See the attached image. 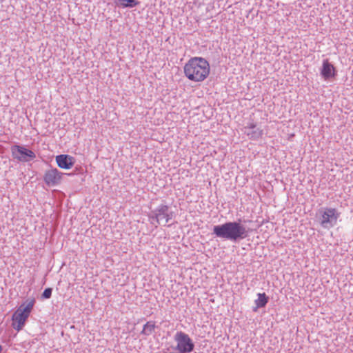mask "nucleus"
<instances>
[{"label": "nucleus", "mask_w": 353, "mask_h": 353, "mask_svg": "<svg viewBox=\"0 0 353 353\" xmlns=\"http://www.w3.org/2000/svg\"><path fill=\"white\" fill-rule=\"evenodd\" d=\"M250 230L241 221H227L213 226L212 235L223 241L237 243L247 238Z\"/></svg>", "instance_id": "f257e3e1"}, {"label": "nucleus", "mask_w": 353, "mask_h": 353, "mask_svg": "<svg viewBox=\"0 0 353 353\" xmlns=\"http://www.w3.org/2000/svg\"><path fill=\"white\" fill-rule=\"evenodd\" d=\"M184 74L190 81H204L210 74V64L202 57L191 58L184 65Z\"/></svg>", "instance_id": "f03ea898"}, {"label": "nucleus", "mask_w": 353, "mask_h": 353, "mask_svg": "<svg viewBox=\"0 0 353 353\" xmlns=\"http://www.w3.org/2000/svg\"><path fill=\"white\" fill-rule=\"evenodd\" d=\"M35 303V299H31L22 303L12 316V326L17 331L21 330L28 319Z\"/></svg>", "instance_id": "7ed1b4c3"}, {"label": "nucleus", "mask_w": 353, "mask_h": 353, "mask_svg": "<svg viewBox=\"0 0 353 353\" xmlns=\"http://www.w3.org/2000/svg\"><path fill=\"white\" fill-rule=\"evenodd\" d=\"M148 216L152 224L160 225L164 223L165 225L174 217L175 214L168 205L161 203L152 210Z\"/></svg>", "instance_id": "20e7f679"}, {"label": "nucleus", "mask_w": 353, "mask_h": 353, "mask_svg": "<svg viewBox=\"0 0 353 353\" xmlns=\"http://www.w3.org/2000/svg\"><path fill=\"white\" fill-rule=\"evenodd\" d=\"M176 342V350L178 353H191L194 349V343L190 336L181 331L177 332L174 336Z\"/></svg>", "instance_id": "39448f33"}, {"label": "nucleus", "mask_w": 353, "mask_h": 353, "mask_svg": "<svg viewBox=\"0 0 353 353\" xmlns=\"http://www.w3.org/2000/svg\"><path fill=\"white\" fill-rule=\"evenodd\" d=\"M321 225L325 229H330L335 226L340 216V212L336 209L326 208L323 211L321 210Z\"/></svg>", "instance_id": "423d86ee"}, {"label": "nucleus", "mask_w": 353, "mask_h": 353, "mask_svg": "<svg viewBox=\"0 0 353 353\" xmlns=\"http://www.w3.org/2000/svg\"><path fill=\"white\" fill-rule=\"evenodd\" d=\"M10 150L12 157L21 162H28L36 158V154L33 151L21 145H12Z\"/></svg>", "instance_id": "0eeeda50"}, {"label": "nucleus", "mask_w": 353, "mask_h": 353, "mask_svg": "<svg viewBox=\"0 0 353 353\" xmlns=\"http://www.w3.org/2000/svg\"><path fill=\"white\" fill-rule=\"evenodd\" d=\"M61 179V172L57 168L47 170L43 176L46 184L49 187H54L59 184Z\"/></svg>", "instance_id": "6e6552de"}, {"label": "nucleus", "mask_w": 353, "mask_h": 353, "mask_svg": "<svg viewBox=\"0 0 353 353\" xmlns=\"http://www.w3.org/2000/svg\"><path fill=\"white\" fill-rule=\"evenodd\" d=\"M56 162L60 168L69 170L74 165L75 159L68 154H59L56 157Z\"/></svg>", "instance_id": "1a4fd4ad"}, {"label": "nucleus", "mask_w": 353, "mask_h": 353, "mask_svg": "<svg viewBox=\"0 0 353 353\" xmlns=\"http://www.w3.org/2000/svg\"><path fill=\"white\" fill-rule=\"evenodd\" d=\"M321 74L325 80H328L336 75L335 68L327 59H325L323 61Z\"/></svg>", "instance_id": "9d476101"}, {"label": "nucleus", "mask_w": 353, "mask_h": 353, "mask_svg": "<svg viewBox=\"0 0 353 353\" xmlns=\"http://www.w3.org/2000/svg\"><path fill=\"white\" fill-rule=\"evenodd\" d=\"M244 132L252 140H258L263 135V130L259 128L254 123H250L244 128Z\"/></svg>", "instance_id": "9b49d317"}, {"label": "nucleus", "mask_w": 353, "mask_h": 353, "mask_svg": "<svg viewBox=\"0 0 353 353\" xmlns=\"http://www.w3.org/2000/svg\"><path fill=\"white\" fill-rule=\"evenodd\" d=\"M155 328L156 325L154 321H148L145 324L143 325L141 334L145 336H150L154 332Z\"/></svg>", "instance_id": "f8f14e48"}, {"label": "nucleus", "mask_w": 353, "mask_h": 353, "mask_svg": "<svg viewBox=\"0 0 353 353\" xmlns=\"http://www.w3.org/2000/svg\"><path fill=\"white\" fill-rule=\"evenodd\" d=\"M257 297L258 298L254 301L255 305H257V307H265L269 301V297L266 295V294L265 292L258 293Z\"/></svg>", "instance_id": "ddd939ff"}, {"label": "nucleus", "mask_w": 353, "mask_h": 353, "mask_svg": "<svg viewBox=\"0 0 353 353\" xmlns=\"http://www.w3.org/2000/svg\"><path fill=\"white\" fill-rule=\"evenodd\" d=\"M117 2L123 8H134L139 3L137 0H117Z\"/></svg>", "instance_id": "4468645a"}, {"label": "nucleus", "mask_w": 353, "mask_h": 353, "mask_svg": "<svg viewBox=\"0 0 353 353\" xmlns=\"http://www.w3.org/2000/svg\"><path fill=\"white\" fill-rule=\"evenodd\" d=\"M52 289L51 288H47L44 290L41 294L43 299H49L52 296Z\"/></svg>", "instance_id": "2eb2a0df"}, {"label": "nucleus", "mask_w": 353, "mask_h": 353, "mask_svg": "<svg viewBox=\"0 0 353 353\" xmlns=\"http://www.w3.org/2000/svg\"><path fill=\"white\" fill-rule=\"evenodd\" d=\"M207 114H206V117H210L213 115V112H211V111H209V112H205Z\"/></svg>", "instance_id": "dca6fc26"}, {"label": "nucleus", "mask_w": 353, "mask_h": 353, "mask_svg": "<svg viewBox=\"0 0 353 353\" xmlns=\"http://www.w3.org/2000/svg\"><path fill=\"white\" fill-rule=\"evenodd\" d=\"M259 308H261V307H257V305H256V306L252 308V310L253 312H257Z\"/></svg>", "instance_id": "f3484780"}, {"label": "nucleus", "mask_w": 353, "mask_h": 353, "mask_svg": "<svg viewBox=\"0 0 353 353\" xmlns=\"http://www.w3.org/2000/svg\"><path fill=\"white\" fill-rule=\"evenodd\" d=\"M2 350H3V347H2V346L0 345V353L1 352Z\"/></svg>", "instance_id": "a211bd4d"}]
</instances>
